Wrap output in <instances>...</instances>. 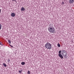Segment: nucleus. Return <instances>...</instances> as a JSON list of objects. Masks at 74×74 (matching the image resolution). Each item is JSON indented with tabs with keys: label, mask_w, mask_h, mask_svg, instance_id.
Wrapping results in <instances>:
<instances>
[{
	"label": "nucleus",
	"mask_w": 74,
	"mask_h": 74,
	"mask_svg": "<svg viewBox=\"0 0 74 74\" xmlns=\"http://www.w3.org/2000/svg\"><path fill=\"white\" fill-rule=\"evenodd\" d=\"M52 26V24L51 25H51H50V27H49L48 28V30L50 33H55V28L53 27V26Z\"/></svg>",
	"instance_id": "obj_1"
},
{
	"label": "nucleus",
	"mask_w": 74,
	"mask_h": 74,
	"mask_svg": "<svg viewBox=\"0 0 74 74\" xmlns=\"http://www.w3.org/2000/svg\"><path fill=\"white\" fill-rule=\"evenodd\" d=\"M45 47L48 49H51L52 46L51 45V43L47 42L45 45Z\"/></svg>",
	"instance_id": "obj_2"
},
{
	"label": "nucleus",
	"mask_w": 74,
	"mask_h": 74,
	"mask_svg": "<svg viewBox=\"0 0 74 74\" xmlns=\"http://www.w3.org/2000/svg\"><path fill=\"white\" fill-rule=\"evenodd\" d=\"M62 55L64 56L65 58H67V53L65 52V50H63L62 51Z\"/></svg>",
	"instance_id": "obj_3"
},
{
	"label": "nucleus",
	"mask_w": 74,
	"mask_h": 74,
	"mask_svg": "<svg viewBox=\"0 0 74 74\" xmlns=\"http://www.w3.org/2000/svg\"><path fill=\"white\" fill-rule=\"evenodd\" d=\"M61 51L60 50L59 51V54H58V56L61 59H63V57L62 55V54H61Z\"/></svg>",
	"instance_id": "obj_4"
},
{
	"label": "nucleus",
	"mask_w": 74,
	"mask_h": 74,
	"mask_svg": "<svg viewBox=\"0 0 74 74\" xmlns=\"http://www.w3.org/2000/svg\"><path fill=\"white\" fill-rule=\"evenodd\" d=\"M11 16H12V17H14L15 16V14L14 13H12L11 14Z\"/></svg>",
	"instance_id": "obj_5"
},
{
	"label": "nucleus",
	"mask_w": 74,
	"mask_h": 74,
	"mask_svg": "<svg viewBox=\"0 0 74 74\" xmlns=\"http://www.w3.org/2000/svg\"><path fill=\"white\" fill-rule=\"evenodd\" d=\"M74 0H69V3L71 4L74 3Z\"/></svg>",
	"instance_id": "obj_6"
},
{
	"label": "nucleus",
	"mask_w": 74,
	"mask_h": 74,
	"mask_svg": "<svg viewBox=\"0 0 74 74\" xmlns=\"http://www.w3.org/2000/svg\"><path fill=\"white\" fill-rule=\"evenodd\" d=\"M26 10V9L23 8V7H22L21 8V11H25Z\"/></svg>",
	"instance_id": "obj_7"
},
{
	"label": "nucleus",
	"mask_w": 74,
	"mask_h": 74,
	"mask_svg": "<svg viewBox=\"0 0 74 74\" xmlns=\"http://www.w3.org/2000/svg\"><path fill=\"white\" fill-rule=\"evenodd\" d=\"M21 64H22V65H25V62H22L21 63Z\"/></svg>",
	"instance_id": "obj_8"
},
{
	"label": "nucleus",
	"mask_w": 74,
	"mask_h": 74,
	"mask_svg": "<svg viewBox=\"0 0 74 74\" xmlns=\"http://www.w3.org/2000/svg\"><path fill=\"white\" fill-rule=\"evenodd\" d=\"M57 46L58 47H60V45L59 43L57 44Z\"/></svg>",
	"instance_id": "obj_9"
},
{
	"label": "nucleus",
	"mask_w": 74,
	"mask_h": 74,
	"mask_svg": "<svg viewBox=\"0 0 74 74\" xmlns=\"http://www.w3.org/2000/svg\"><path fill=\"white\" fill-rule=\"evenodd\" d=\"M3 65L4 66V67H6V66H7V65H6V64H5L4 63L3 64Z\"/></svg>",
	"instance_id": "obj_10"
},
{
	"label": "nucleus",
	"mask_w": 74,
	"mask_h": 74,
	"mask_svg": "<svg viewBox=\"0 0 74 74\" xmlns=\"http://www.w3.org/2000/svg\"><path fill=\"white\" fill-rule=\"evenodd\" d=\"M64 2L63 1H62L61 3V5H64Z\"/></svg>",
	"instance_id": "obj_11"
},
{
	"label": "nucleus",
	"mask_w": 74,
	"mask_h": 74,
	"mask_svg": "<svg viewBox=\"0 0 74 74\" xmlns=\"http://www.w3.org/2000/svg\"><path fill=\"white\" fill-rule=\"evenodd\" d=\"M8 42L9 44H11V41H10V40H8Z\"/></svg>",
	"instance_id": "obj_12"
},
{
	"label": "nucleus",
	"mask_w": 74,
	"mask_h": 74,
	"mask_svg": "<svg viewBox=\"0 0 74 74\" xmlns=\"http://www.w3.org/2000/svg\"><path fill=\"white\" fill-rule=\"evenodd\" d=\"M27 73H28V74H30V71H28Z\"/></svg>",
	"instance_id": "obj_13"
},
{
	"label": "nucleus",
	"mask_w": 74,
	"mask_h": 74,
	"mask_svg": "<svg viewBox=\"0 0 74 74\" xmlns=\"http://www.w3.org/2000/svg\"><path fill=\"white\" fill-rule=\"evenodd\" d=\"M1 24H0V30H1Z\"/></svg>",
	"instance_id": "obj_14"
},
{
	"label": "nucleus",
	"mask_w": 74,
	"mask_h": 74,
	"mask_svg": "<svg viewBox=\"0 0 74 74\" xmlns=\"http://www.w3.org/2000/svg\"><path fill=\"white\" fill-rule=\"evenodd\" d=\"M22 71H19V72L20 73H22Z\"/></svg>",
	"instance_id": "obj_15"
},
{
	"label": "nucleus",
	"mask_w": 74,
	"mask_h": 74,
	"mask_svg": "<svg viewBox=\"0 0 74 74\" xmlns=\"http://www.w3.org/2000/svg\"><path fill=\"white\" fill-rule=\"evenodd\" d=\"M13 1H14L15 2H16V0H12Z\"/></svg>",
	"instance_id": "obj_16"
},
{
	"label": "nucleus",
	"mask_w": 74,
	"mask_h": 74,
	"mask_svg": "<svg viewBox=\"0 0 74 74\" xmlns=\"http://www.w3.org/2000/svg\"><path fill=\"white\" fill-rule=\"evenodd\" d=\"M10 47H12V48H14V47H13V46H12V45H10Z\"/></svg>",
	"instance_id": "obj_17"
},
{
	"label": "nucleus",
	"mask_w": 74,
	"mask_h": 74,
	"mask_svg": "<svg viewBox=\"0 0 74 74\" xmlns=\"http://www.w3.org/2000/svg\"><path fill=\"white\" fill-rule=\"evenodd\" d=\"M10 59H8V62H10Z\"/></svg>",
	"instance_id": "obj_18"
},
{
	"label": "nucleus",
	"mask_w": 74,
	"mask_h": 74,
	"mask_svg": "<svg viewBox=\"0 0 74 74\" xmlns=\"http://www.w3.org/2000/svg\"><path fill=\"white\" fill-rule=\"evenodd\" d=\"M1 13V9H0V14Z\"/></svg>",
	"instance_id": "obj_19"
},
{
	"label": "nucleus",
	"mask_w": 74,
	"mask_h": 74,
	"mask_svg": "<svg viewBox=\"0 0 74 74\" xmlns=\"http://www.w3.org/2000/svg\"><path fill=\"white\" fill-rule=\"evenodd\" d=\"M0 44L1 45V42H0Z\"/></svg>",
	"instance_id": "obj_20"
}]
</instances>
